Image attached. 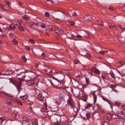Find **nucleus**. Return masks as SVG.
Instances as JSON below:
<instances>
[{"instance_id": "1", "label": "nucleus", "mask_w": 125, "mask_h": 125, "mask_svg": "<svg viewBox=\"0 0 125 125\" xmlns=\"http://www.w3.org/2000/svg\"><path fill=\"white\" fill-rule=\"evenodd\" d=\"M65 15V13L59 11H54L52 14V16L54 18L58 20L64 19Z\"/></svg>"}, {"instance_id": "2", "label": "nucleus", "mask_w": 125, "mask_h": 125, "mask_svg": "<svg viewBox=\"0 0 125 125\" xmlns=\"http://www.w3.org/2000/svg\"><path fill=\"white\" fill-rule=\"evenodd\" d=\"M10 83H11L14 84L16 87L18 91V94H19L20 91L21 90V82H17L12 79H10Z\"/></svg>"}, {"instance_id": "3", "label": "nucleus", "mask_w": 125, "mask_h": 125, "mask_svg": "<svg viewBox=\"0 0 125 125\" xmlns=\"http://www.w3.org/2000/svg\"><path fill=\"white\" fill-rule=\"evenodd\" d=\"M50 119L52 122L54 123H59L61 121V117L56 115L52 116L51 117Z\"/></svg>"}, {"instance_id": "4", "label": "nucleus", "mask_w": 125, "mask_h": 125, "mask_svg": "<svg viewBox=\"0 0 125 125\" xmlns=\"http://www.w3.org/2000/svg\"><path fill=\"white\" fill-rule=\"evenodd\" d=\"M73 32V31H71L70 32L71 34V37L69 36H68V34H67L68 36L67 37V38H69L71 39H75V37L78 38H82V36L79 35L77 34L76 36L74 35L72 33Z\"/></svg>"}, {"instance_id": "5", "label": "nucleus", "mask_w": 125, "mask_h": 125, "mask_svg": "<svg viewBox=\"0 0 125 125\" xmlns=\"http://www.w3.org/2000/svg\"><path fill=\"white\" fill-rule=\"evenodd\" d=\"M73 94L75 95V96L78 97H81L82 96L81 94H82V92H80L79 89H77L74 90V92H73Z\"/></svg>"}, {"instance_id": "6", "label": "nucleus", "mask_w": 125, "mask_h": 125, "mask_svg": "<svg viewBox=\"0 0 125 125\" xmlns=\"http://www.w3.org/2000/svg\"><path fill=\"white\" fill-rule=\"evenodd\" d=\"M114 115L113 114L108 113L104 117V119L107 120L108 121H110L113 117V116Z\"/></svg>"}, {"instance_id": "7", "label": "nucleus", "mask_w": 125, "mask_h": 125, "mask_svg": "<svg viewBox=\"0 0 125 125\" xmlns=\"http://www.w3.org/2000/svg\"><path fill=\"white\" fill-rule=\"evenodd\" d=\"M94 18H95V17L94 16L92 17L89 15H87L84 16L83 20L84 21H90L91 20H92Z\"/></svg>"}, {"instance_id": "8", "label": "nucleus", "mask_w": 125, "mask_h": 125, "mask_svg": "<svg viewBox=\"0 0 125 125\" xmlns=\"http://www.w3.org/2000/svg\"><path fill=\"white\" fill-rule=\"evenodd\" d=\"M37 97L39 99L40 101L43 102V99L44 98V96H43L42 94L41 93H39L36 94Z\"/></svg>"}, {"instance_id": "9", "label": "nucleus", "mask_w": 125, "mask_h": 125, "mask_svg": "<svg viewBox=\"0 0 125 125\" xmlns=\"http://www.w3.org/2000/svg\"><path fill=\"white\" fill-rule=\"evenodd\" d=\"M55 32L58 35H61L63 33V31L60 29H58L55 30Z\"/></svg>"}, {"instance_id": "10", "label": "nucleus", "mask_w": 125, "mask_h": 125, "mask_svg": "<svg viewBox=\"0 0 125 125\" xmlns=\"http://www.w3.org/2000/svg\"><path fill=\"white\" fill-rule=\"evenodd\" d=\"M30 120L26 119L23 120L22 123L23 125H29Z\"/></svg>"}, {"instance_id": "11", "label": "nucleus", "mask_w": 125, "mask_h": 125, "mask_svg": "<svg viewBox=\"0 0 125 125\" xmlns=\"http://www.w3.org/2000/svg\"><path fill=\"white\" fill-rule=\"evenodd\" d=\"M14 101L13 100L10 99H7L6 101L7 104L10 105H13L14 104Z\"/></svg>"}, {"instance_id": "12", "label": "nucleus", "mask_w": 125, "mask_h": 125, "mask_svg": "<svg viewBox=\"0 0 125 125\" xmlns=\"http://www.w3.org/2000/svg\"><path fill=\"white\" fill-rule=\"evenodd\" d=\"M6 7L4 5L0 4V9L3 10L4 11L8 12V10L6 9Z\"/></svg>"}, {"instance_id": "13", "label": "nucleus", "mask_w": 125, "mask_h": 125, "mask_svg": "<svg viewBox=\"0 0 125 125\" xmlns=\"http://www.w3.org/2000/svg\"><path fill=\"white\" fill-rule=\"evenodd\" d=\"M85 80L86 83V84L83 85V86L84 88L86 87L87 85L90 84V81L89 79L87 78H85Z\"/></svg>"}, {"instance_id": "14", "label": "nucleus", "mask_w": 125, "mask_h": 125, "mask_svg": "<svg viewBox=\"0 0 125 125\" xmlns=\"http://www.w3.org/2000/svg\"><path fill=\"white\" fill-rule=\"evenodd\" d=\"M81 95L82 96L81 97H77L78 98H81V99L82 100H83L84 102H85L86 101L87 99V96L86 95H83L82 94H81Z\"/></svg>"}, {"instance_id": "15", "label": "nucleus", "mask_w": 125, "mask_h": 125, "mask_svg": "<svg viewBox=\"0 0 125 125\" xmlns=\"http://www.w3.org/2000/svg\"><path fill=\"white\" fill-rule=\"evenodd\" d=\"M18 75L20 76V77L18 78V79L21 80L24 78L26 76V75L24 74V73H21Z\"/></svg>"}, {"instance_id": "16", "label": "nucleus", "mask_w": 125, "mask_h": 125, "mask_svg": "<svg viewBox=\"0 0 125 125\" xmlns=\"http://www.w3.org/2000/svg\"><path fill=\"white\" fill-rule=\"evenodd\" d=\"M15 26L14 24H11L9 26V27L7 28V29L10 31L11 30H12L15 29Z\"/></svg>"}, {"instance_id": "17", "label": "nucleus", "mask_w": 125, "mask_h": 125, "mask_svg": "<svg viewBox=\"0 0 125 125\" xmlns=\"http://www.w3.org/2000/svg\"><path fill=\"white\" fill-rule=\"evenodd\" d=\"M16 25H17L18 26V28L19 29V30L21 31H24V29L23 28L22 26H21L20 25V23L19 22H18L16 24Z\"/></svg>"}, {"instance_id": "18", "label": "nucleus", "mask_w": 125, "mask_h": 125, "mask_svg": "<svg viewBox=\"0 0 125 125\" xmlns=\"http://www.w3.org/2000/svg\"><path fill=\"white\" fill-rule=\"evenodd\" d=\"M51 111L52 112H57V111H59V110L56 106H53L52 108Z\"/></svg>"}, {"instance_id": "19", "label": "nucleus", "mask_w": 125, "mask_h": 125, "mask_svg": "<svg viewBox=\"0 0 125 125\" xmlns=\"http://www.w3.org/2000/svg\"><path fill=\"white\" fill-rule=\"evenodd\" d=\"M11 114L14 117H16L18 115L17 112L15 110L14 111H12L11 110Z\"/></svg>"}, {"instance_id": "20", "label": "nucleus", "mask_w": 125, "mask_h": 125, "mask_svg": "<svg viewBox=\"0 0 125 125\" xmlns=\"http://www.w3.org/2000/svg\"><path fill=\"white\" fill-rule=\"evenodd\" d=\"M2 111L4 112H6L9 110L8 107L7 106H3L2 109Z\"/></svg>"}, {"instance_id": "21", "label": "nucleus", "mask_w": 125, "mask_h": 125, "mask_svg": "<svg viewBox=\"0 0 125 125\" xmlns=\"http://www.w3.org/2000/svg\"><path fill=\"white\" fill-rule=\"evenodd\" d=\"M95 92H94L93 93H92V94L94 96V103H95L96 102L97 100V95L95 94Z\"/></svg>"}, {"instance_id": "22", "label": "nucleus", "mask_w": 125, "mask_h": 125, "mask_svg": "<svg viewBox=\"0 0 125 125\" xmlns=\"http://www.w3.org/2000/svg\"><path fill=\"white\" fill-rule=\"evenodd\" d=\"M30 17L28 16L27 15L25 14L22 16V18L26 20H28L29 18Z\"/></svg>"}, {"instance_id": "23", "label": "nucleus", "mask_w": 125, "mask_h": 125, "mask_svg": "<svg viewBox=\"0 0 125 125\" xmlns=\"http://www.w3.org/2000/svg\"><path fill=\"white\" fill-rule=\"evenodd\" d=\"M20 98L23 100H26L27 98V96L26 95L21 96L20 97Z\"/></svg>"}, {"instance_id": "24", "label": "nucleus", "mask_w": 125, "mask_h": 125, "mask_svg": "<svg viewBox=\"0 0 125 125\" xmlns=\"http://www.w3.org/2000/svg\"><path fill=\"white\" fill-rule=\"evenodd\" d=\"M27 24L29 26H33L35 25V23L33 21H31L27 22Z\"/></svg>"}, {"instance_id": "25", "label": "nucleus", "mask_w": 125, "mask_h": 125, "mask_svg": "<svg viewBox=\"0 0 125 125\" xmlns=\"http://www.w3.org/2000/svg\"><path fill=\"white\" fill-rule=\"evenodd\" d=\"M46 112H47V115L49 116H50L51 117L52 116H53V115H52V111H46Z\"/></svg>"}, {"instance_id": "26", "label": "nucleus", "mask_w": 125, "mask_h": 125, "mask_svg": "<svg viewBox=\"0 0 125 125\" xmlns=\"http://www.w3.org/2000/svg\"><path fill=\"white\" fill-rule=\"evenodd\" d=\"M6 5L9 7H10L11 5V3L8 0H6L5 1Z\"/></svg>"}, {"instance_id": "27", "label": "nucleus", "mask_w": 125, "mask_h": 125, "mask_svg": "<svg viewBox=\"0 0 125 125\" xmlns=\"http://www.w3.org/2000/svg\"><path fill=\"white\" fill-rule=\"evenodd\" d=\"M40 26L42 28H45L46 26L45 24L42 23H40Z\"/></svg>"}, {"instance_id": "28", "label": "nucleus", "mask_w": 125, "mask_h": 125, "mask_svg": "<svg viewBox=\"0 0 125 125\" xmlns=\"http://www.w3.org/2000/svg\"><path fill=\"white\" fill-rule=\"evenodd\" d=\"M102 98V99L104 101H106V102H108L109 104H110V102L109 101V100L107 99L106 97H104V96H101Z\"/></svg>"}, {"instance_id": "29", "label": "nucleus", "mask_w": 125, "mask_h": 125, "mask_svg": "<svg viewBox=\"0 0 125 125\" xmlns=\"http://www.w3.org/2000/svg\"><path fill=\"white\" fill-rule=\"evenodd\" d=\"M92 106V105L91 104H87V106L84 109L85 110L89 108L90 107Z\"/></svg>"}, {"instance_id": "30", "label": "nucleus", "mask_w": 125, "mask_h": 125, "mask_svg": "<svg viewBox=\"0 0 125 125\" xmlns=\"http://www.w3.org/2000/svg\"><path fill=\"white\" fill-rule=\"evenodd\" d=\"M85 116H86V120L89 119L91 117L90 114L89 113H87L85 114Z\"/></svg>"}, {"instance_id": "31", "label": "nucleus", "mask_w": 125, "mask_h": 125, "mask_svg": "<svg viewBox=\"0 0 125 125\" xmlns=\"http://www.w3.org/2000/svg\"><path fill=\"white\" fill-rule=\"evenodd\" d=\"M67 103L70 105H72V104L71 101V98L70 97H69V99L67 100Z\"/></svg>"}, {"instance_id": "32", "label": "nucleus", "mask_w": 125, "mask_h": 125, "mask_svg": "<svg viewBox=\"0 0 125 125\" xmlns=\"http://www.w3.org/2000/svg\"><path fill=\"white\" fill-rule=\"evenodd\" d=\"M85 115V114L84 113H82V115H81V116L84 120H86Z\"/></svg>"}, {"instance_id": "33", "label": "nucleus", "mask_w": 125, "mask_h": 125, "mask_svg": "<svg viewBox=\"0 0 125 125\" xmlns=\"http://www.w3.org/2000/svg\"><path fill=\"white\" fill-rule=\"evenodd\" d=\"M94 72L95 73L98 75H99L100 73V72L97 69H96L94 71Z\"/></svg>"}, {"instance_id": "34", "label": "nucleus", "mask_w": 125, "mask_h": 125, "mask_svg": "<svg viewBox=\"0 0 125 125\" xmlns=\"http://www.w3.org/2000/svg\"><path fill=\"white\" fill-rule=\"evenodd\" d=\"M52 77L53 79H54L58 81V82H54V83H58V84H59V83H60L59 80L57 79L56 78H55L53 76H52Z\"/></svg>"}, {"instance_id": "35", "label": "nucleus", "mask_w": 125, "mask_h": 125, "mask_svg": "<svg viewBox=\"0 0 125 125\" xmlns=\"http://www.w3.org/2000/svg\"><path fill=\"white\" fill-rule=\"evenodd\" d=\"M122 115L125 117V114H124V112L123 111L120 112V113L119 114V116H121Z\"/></svg>"}, {"instance_id": "36", "label": "nucleus", "mask_w": 125, "mask_h": 125, "mask_svg": "<svg viewBox=\"0 0 125 125\" xmlns=\"http://www.w3.org/2000/svg\"><path fill=\"white\" fill-rule=\"evenodd\" d=\"M114 121L118 123L119 122V119L118 118H115L114 119Z\"/></svg>"}, {"instance_id": "37", "label": "nucleus", "mask_w": 125, "mask_h": 125, "mask_svg": "<svg viewBox=\"0 0 125 125\" xmlns=\"http://www.w3.org/2000/svg\"><path fill=\"white\" fill-rule=\"evenodd\" d=\"M12 42H13L14 44H15V45H16L18 44V42L15 39H13L12 41Z\"/></svg>"}, {"instance_id": "38", "label": "nucleus", "mask_w": 125, "mask_h": 125, "mask_svg": "<svg viewBox=\"0 0 125 125\" xmlns=\"http://www.w3.org/2000/svg\"><path fill=\"white\" fill-rule=\"evenodd\" d=\"M29 42H30L32 44H34L35 43L34 42L32 39H30L29 40Z\"/></svg>"}, {"instance_id": "39", "label": "nucleus", "mask_w": 125, "mask_h": 125, "mask_svg": "<svg viewBox=\"0 0 125 125\" xmlns=\"http://www.w3.org/2000/svg\"><path fill=\"white\" fill-rule=\"evenodd\" d=\"M110 75L111 76L112 78H115V77L114 76V74L113 73V72L112 71V72H110Z\"/></svg>"}, {"instance_id": "40", "label": "nucleus", "mask_w": 125, "mask_h": 125, "mask_svg": "<svg viewBox=\"0 0 125 125\" xmlns=\"http://www.w3.org/2000/svg\"><path fill=\"white\" fill-rule=\"evenodd\" d=\"M49 81H50V83H51V84L52 85V86L54 87H55L56 88H60V87L58 88L57 86H54V85H53V83H52V82L51 81L49 80Z\"/></svg>"}, {"instance_id": "41", "label": "nucleus", "mask_w": 125, "mask_h": 125, "mask_svg": "<svg viewBox=\"0 0 125 125\" xmlns=\"http://www.w3.org/2000/svg\"><path fill=\"white\" fill-rule=\"evenodd\" d=\"M79 62V61L77 60H74V64H77Z\"/></svg>"}, {"instance_id": "42", "label": "nucleus", "mask_w": 125, "mask_h": 125, "mask_svg": "<svg viewBox=\"0 0 125 125\" xmlns=\"http://www.w3.org/2000/svg\"><path fill=\"white\" fill-rule=\"evenodd\" d=\"M43 103V106L44 107V109H45V110H47V104L46 103Z\"/></svg>"}, {"instance_id": "43", "label": "nucleus", "mask_w": 125, "mask_h": 125, "mask_svg": "<svg viewBox=\"0 0 125 125\" xmlns=\"http://www.w3.org/2000/svg\"><path fill=\"white\" fill-rule=\"evenodd\" d=\"M109 27L111 29H112L113 28H115V25L112 26V25H109Z\"/></svg>"}, {"instance_id": "44", "label": "nucleus", "mask_w": 125, "mask_h": 125, "mask_svg": "<svg viewBox=\"0 0 125 125\" xmlns=\"http://www.w3.org/2000/svg\"><path fill=\"white\" fill-rule=\"evenodd\" d=\"M21 58L22 59H24L23 61L24 62H26L27 60L25 58V56H22Z\"/></svg>"}, {"instance_id": "45", "label": "nucleus", "mask_w": 125, "mask_h": 125, "mask_svg": "<svg viewBox=\"0 0 125 125\" xmlns=\"http://www.w3.org/2000/svg\"><path fill=\"white\" fill-rule=\"evenodd\" d=\"M77 15V14L76 12H73L72 14V16L73 17H76Z\"/></svg>"}, {"instance_id": "46", "label": "nucleus", "mask_w": 125, "mask_h": 125, "mask_svg": "<svg viewBox=\"0 0 125 125\" xmlns=\"http://www.w3.org/2000/svg\"><path fill=\"white\" fill-rule=\"evenodd\" d=\"M109 9L111 10H113L114 9V8L113 7H112V6H110L109 7Z\"/></svg>"}, {"instance_id": "47", "label": "nucleus", "mask_w": 125, "mask_h": 125, "mask_svg": "<svg viewBox=\"0 0 125 125\" xmlns=\"http://www.w3.org/2000/svg\"><path fill=\"white\" fill-rule=\"evenodd\" d=\"M44 15L47 17H49V13L47 12H45V13Z\"/></svg>"}, {"instance_id": "48", "label": "nucleus", "mask_w": 125, "mask_h": 125, "mask_svg": "<svg viewBox=\"0 0 125 125\" xmlns=\"http://www.w3.org/2000/svg\"><path fill=\"white\" fill-rule=\"evenodd\" d=\"M99 53L104 55L105 53V52L103 51H101L99 52Z\"/></svg>"}, {"instance_id": "49", "label": "nucleus", "mask_w": 125, "mask_h": 125, "mask_svg": "<svg viewBox=\"0 0 125 125\" xmlns=\"http://www.w3.org/2000/svg\"><path fill=\"white\" fill-rule=\"evenodd\" d=\"M115 103L116 105L118 106H119L120 105H121V104L118 102H115Z\"/></svg>"}, {"instance_id": "50", "label": "nucleus", "mask_w": 125, "mask_h": 125, "mask_svg": "<svg viewBox=\"0 0 125 125\" xmlns=\"http://www.w3.org/2000/svg\"><path fill=\"white\" fill-rule=\"evenodd\" d=\"M40 22H39L38 23H35V25H36L37 27H39L40 26Z\"/></svg>"}, {"instance_id": "51", "label": "nucleus", "mask_w": 125, "mask_h": 125, "mask_svg": "<svg viewBox=\"0 0 125 125\" xmlns=\"http://www.w3.org/2000/svg\"><path fill=\"white\" fill-rule=\"evenodd\" d=\"M119 28L121 29H123V31H122V32H123V31H124V30H125V28L124 29V28H122L121 27V25H119Z\"/></svg>"}, {"instance_id": "52", "label": "nucleus", "mask_w": 125, "mask_h": 125, "mask_svg": "<svg viewBox=\"0 0 125 125\" xmlns=\"http://www.w3.org/2000/svg\"><path fill=\"white\" fill-rule=\"evenodd\" d=\"M4 120V119L2 118H0V123H2V122Z\"/></svg>"}, {"instance_id": "53", "label": "nucleus", "mask_w": 125, "mask_h": 125, "mask_svg": "<svg viewBox=\"0 0 125 125\" xmlns=\"http://www.w3.org/2000/svg\"><path fill=\"white\" fill-rule=\"evenodd\" d=\"M25 48L26 50H30V47L28 46H26L25 47Z\"/></svg>"}, {"instance_id": "54", "label": "nucleus", "mask_w": 125, "mask_h": 125, "mask_svg": "<svg viewBox=\"0 0 125 125\" xmlns=\"http://www.w3.org/2000/svg\"><path fill=\"white\" fill-rule=\"evenodd\" d=\"M69 24L71 25H73L74 24V23L72 21H71L70 22Z\"/></svg>"}, {"instance_id": "55", "label": "nucleus", "mask_w": 125, "mask_h": 125, "mask_svg": "<svg viewBox=\"0 0 125 125\" xmlns=\"http://www.w3.org/2000/svg\"><path fill=\"white\" fill-rule=\"evenodd\" d=\"M102 78L103 79V80L104 81L106 79V78L103 75L102 76Z\"/></svg>"}, {"instance_id": "56", "label": "nucleus", "mask_w": 125, "mask_h": 125, "mask_svg": "<svg viewBox=\"0 0 125 125\" xmlns=\"http://www.w3.org/2000/svg\"><path fill=\"white\" fill-rule=\"evenodd\" d=\"M32 108L31 107H30V108L28 109V110L29 111H31V112H32Z\"/></svg>"}, {"instance_id": "57", "label": "nucleus", "mask_w": 125, "mask_h": 125, "mask_svg": "<svg viewBox=\"0 0 125 125\" xmlns=\"http://www.w3.org/2000/svg\"><path fill=\"white\" fill-rule=\"evenodd\" d=\"M120 113V112L119 111H117L116 113V114L118 115L119 116V114Z\"/></svg>"}, {"instance_id": "58", "label": "nucleus", "mask_w": 125, "mask_h": 125, "mask_svg": "<svg viewBox=\"0 0 125 125\" xmlns=\"http://www.w3.org/2000/svg\"><path fill=\"white\" fill-rule=\"evenodd\" d=\"M41 55L43 57H45V55L44 53H42Z\"/></svg>"}, {"instance_id": "59", "label": "nucleus", "mask_w": 125, "mask_h": 125, "mask_svg": "<svg viewBox=\"0 0 125 125\" xmlns=\"http://www.w3.org/2000/svg\"><path fill=\"white\" fill-rule=\"evenodd\" d=\"M97 26V25L95 24H94L93 25V26L95 28H96Z\"/></svg>"}, {"instance_id": "60", "label": "nucleus", "mask_w": 125, "mask_h": 125, "mask_svg": "<svg viewBox=\"0 0 125 125\" xmlns=\"http://www.w3.org/2000/svg\"><path fill=\"white\" fill-rule=\"evenodd\" d=\"M66 73L67 75L68 76H69L70 75V73L68 72H67Z\"/></svg>"}, {"instance_id": "61", "label": "nucleus", "mask_w": 125, "mask_h": 125, "mask_svg": "<svg viewBox=\"0 0 125 125\" xmlns=\"http://www.w3.org/2000/svg\"><path fill=\"white\" fill-rule=\"evenodd\" d=\"M17 3L20 6L21 5V2L20 1H18Z\"/></svg>"}, {"instance_id": "62", "label": "nucleus", "mask_w": 125, "mask_h": 125, "mask_svg": "<svg viewBox=\"0 0 125 125\" xmlns=\"http://www.w3.org/2000/svg\"><path fill=\"white\" fill-rule=\"evenodd\" d=\"M5 36V34H3L2 35H1V36L2 37H4Z\"/></svg>"}, {"instance_id": "63", "label": "nucleus", "mask_w": 125, "mask_h": 125, "mask_svg": "<svg viewBox=\"0 0 125 125\" xmlns=\"http://www.w3.org/2000/svg\"><path fill=\"white\" fill-rule=\"evenodd\" d=\"M55 45L59 47V46L60 44H58L56 43L55 44Z\"/></svg>"}, {"instance_id": "64", "label": "nucleus", "mask_w": 125, "mask_h": 125, "mask_svg": "<svg viewBox=\"0 0 125 125\" xmlns=\"http://www.w3.org/2000/svg\"><path fill=\"white\" fill-rule=\"evenodd\" d=\"M55 124L54 125H60L59 124V123H55Z\"/></svg>"}]
</instances>
